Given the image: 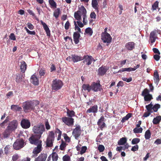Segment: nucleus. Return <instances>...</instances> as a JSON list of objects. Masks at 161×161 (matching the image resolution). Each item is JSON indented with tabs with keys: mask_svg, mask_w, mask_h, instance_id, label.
I'll list each match as a JSON object with an SVG mask.
<instances>
[{
	"mask_svg": "<svg viewBox=\"0 0 161 161\" xmlns=\"http://www.w3.org/2000/svg\"><path fill=\"white\" fill-rule=\"evenodd\" d=\"M18 121L16 119L13 120L9 122L6 129L3 132V135L4 138L9 137L13 131H14L17 128Z\"/></svg>",
	"mask_w": 161,
	"mask_h": 161,
	"instance_id": "obj_1",
	"label": "nucleus"
},
{
	"mask_svg": "<svg viewBox=\"0 0 161 161\" xmlns=\"http://www.w3.org/2000/svg\"><path fill=\"white\" fill-rule=\"evenodd\" d=\"M39 102L38 100L26 101L23 103L22 107L24 112L27 113L34 110L35 106L39 105Z\"/></svg>",
	"mask_w": 161,
	"mask_h": 161,
	"instance_id": "obj_2",
	"label": "nucleus"
},
{
	"mask_svg": "<svg viewBox=\"0 0 161 161\" xmlns=\"http://www.w3.org/2000/svg\"><path fill=\"white\" fill-rule=\"evenodd\" d=\"M32 130L35 135L41 137L42 134L45 131L44 126L42 124L34 126Z\"/></svg>",
	"mask_w": 161,
	"mask_h": 161,
	"instance_id": "obj_3",
	"label": "nucleus"
},
{
	"mask_svg": "<svg viewBox=\"0 0 161 161\" xmlns=\"http://www.w3.org/2000/svg\"><path fill=\"white\" fill-rule=\"evenodd\" d=\"M41 137L36 135H32L29 138V141L31 144L37 145L42 143V141L40 139Z\"/></svg>",
	"mask_w": 161,
	"mask_h": 161,
	"instance_id": "obj_4",
	"label": "nucleus"
},
{
	"mask_svg": "<svg viewBox=\"0 0 161 161\" xmlns=\"http://www.w3.org/2000/svg\"><path fill=\"white\" fill-rule=\"evenodd\" d=\"M24 146V140L21 138L16 140L13 144V147L14 149L18 150L23 148Z\"/></svg>",
	"mask_w": 161,
	"mask_h": 161,
	"instance_id": "obj_5",
	"label": "nucleus"
},
{
	"mask_svg": "<svg viewBox=\"0 0 161 161\" xmlns=\"http://www.w3.org/2000/svg\"><path fill=\"white\" fill-rule=\"evenodd\" d=\"M62 82L59 80H54L52 81V89L53 90L57 91L60 89L63 86Z\"/></svg>",
	"mask_w": 161,
	"mask_h": 161,
	"instance_id": "obj_6",
	"label": "nucleus"
},
{
	"mask_svg": "<svg viewBox=\"0 0 161 161\" xmlns=\"http://www.w3.org/2000/svg\"><path fill=\"white\" fill-rule=\"evenodd\" d=\"M62 121L69 126H72L74 123V119L69 117H64L61 118Z\"/></svg>",
	"mask_w": 161,
	"mask_h": 161,
	"instance_id": "obj_7",
	"label": "nucleus"
},
{
	"mask_svg": "<svg viewBox=\"0 0 161 161\" xmlns=\"http://www.w3.org/2000/svg\"><path fill=\"white\" fill-rule=\"evenodd\" d=\"M101 39L104 42L110 43L111 42L112 38L110 35L107 32L102 33Z\"/></svg>",
	"mask_w": 161,
	"mask_h": 161,
	"instance_id": "obj_8",
	"label": "nucleus"
},
{
	"mask_svg": "<svg viewBox=\"0 0 161 161\" xmlns=\"http://www.w3.org/2000/svg\"><path fill=\"white\" fill-rule=\"evenodd\" d=\"M66 59L69 61H73L74 62H76L83 60V58L80 56H78L75 54H72L71 56L67 57Z\"/></svg>",
	"mask_w": 161,
	"mask_h": 161,
	"instance_id": "obj_9",
	"label": "nucleus"
},
{
	"mask_svg": "<svg viewBox=\"0 0 161 161\" xmlns=\"http://www.w3.org/2000/svg\"><path fill=\"white\" fill-rule=\"evenodd\" d=\"M37 146L36 147L34 148L33 151V154L31 156V158H35L37 156L38 153H40L42 151V144H40L36 145Z\"/></svg>",
	"mask_w": 161,
	"mask_h": 161,
	"instance_id": "obj_10",
	"label": "nucleus"
},
{
	"mask_svg": "<svg viewBox=\"0 0 161 161\" xmlns=\"http://www.w3.org/2000/svg\"><path fill=\"white\" fill-rule=\"evenodd\" d=\"M92 90L94 92L101 91L103 90L102 86L99 83L93 82L91 84Z\"/></svg>",
	"mask_w": 161,
	"mask_h": 161,
	"instance_id": "obj_11",
	"label": "nucleus"
},
{
	"mask_svg": "<svg viewBox=\"0 0 161 161\" xmlns=\"http://www.w3.org/2000/svg\"><path fill=\"white\" fill-rule=\"evenodd\" d=\"M81 134L80 126H77L73 130L72 134L76 139L77 140L78 137L80 136Z\"/></svg>",
	"mask_w": 161,
	"mask_h": 161,
	"instance_id": "obj_12",
	"label": "nucleus"
},
{
	"mask_svg": "<svg viewBox=\"0 0 161 161\" xmlns=\"http://www.w3.org/2000/svg\"><path fill=\"white\" fill-rule=\"evenodd\" d=\"M104 121H105L104 117L102 116L101 117L97 122V125L101 130H103V129L106 126Z\"/></svg>",
	"mask_w": 161,
	"mask_h": 161,
	"instance_id": "obj_13",
	"label": "nucleus"
},
{
	"mask_svg": "<svg viewBox=\"0 0 161 161\" xmlns=\"http://www.w3.org/2000/svg\"><path fill=\"white\" fill-rule=\"evenodd\" d=\"M20 125L24 129H27L29 128L31 126V123L28 119H23L21 122Z\"/></svg>",
	"mask_w": 161,
	"mask_h": 161,
	"instance_id": "obj_14",
	"label": "nucleus"
},
{
	"mask_svg": "<svg viewBox=\"0 0 161 161\" xmlns=\"http://www.w3.org/2000/svg\"><path fill=\"white\" fill-rule=\"evenodd\" d=\"M98 111V107L96 104L94 105L93 106L91 107L89 109L87 110L86 111V113H93L94 116L96 115V114Z\"/></svg>",
	"mask_w": 161,
	"mask_h": 161,
	"instance_id": "obj_15",
	"label": "nucleus"
},
{
	"mask_svg": "<svg viewBox=\"0 0 161 161\" xmlns=\"http://www.w3.org/2000/svg\"><path fill=\"white\" fill-rule=\"evenodd\" d=\"M84 60L83 62L84 63H86V65H90L92 62V60L93 59L92 57L91 56L85 55L83 58Z\"/></svg>",
	"mask_w": 161,
	"mask_h": 161,
	"instance_id": "obj_16",
	"label": "nucleus"
},
{
	"mask_svg": "<svg viewBox=\"0 0 161 161\" xmlns=\"http://www.w3.org/2000/svg\"><path fill=\"white\" fill-rule=\"evenodd\" d=\"M47 156V153H41L38 157L35 158L34 161H45Z\"/></svg>",
	"mask_w": 161,
	"mask_h": 161,
	"instance_id": "obj_17",
	"label": "nucleus"
},
{
	"mask_svg": "<svg viewBox=\"0 0 161 161\" xmlns=\"http://www.w3.org/2000/svg\"><path fill=\"white\" fill-rule=\"evenodd\" d=\"M41 22L43 26L44 30L45 31L47 35L50 36L51 35L50 31L47 25L44 22H43L42 20L41 21Z\"/></svg>",
	"mask_w": 161,
	"mask_h": 161,
	"instance_id": "obj_18",
	"label": "nucleus"
},
{
	"mask_svg": "<svg viewBox=\"0 0 161 161\" xmlns=\"http://www.w3.org/2000/svg\"><path fill=\"white\" fill-rule=\"evenodd\" d=\"M108 70V69L105 66H101L98 69V74L101 76L103 75Z\"/></svg>",
	"mask_w": 161,
	"mask_h": 161,
	"instance_id": "obj_19",
	"label": "nucleus"
},
{
	"mask_svg": "<svg viewBox=\"0 0 161 161\" xmlns=\"http://www.w3.org/2000/svg\"><path fill=\"white\" fill-rule=\"evenodd\" d=\"M80 37V35L78 32H74L73 34V38L75 44H77L79 42V39Z\"/></svg>",
	"mask_w": 161,
	"mask_h": 161,
	"instance_id": "obj_20",
	"label": "nucleus"
},
{
	"mask_svg": "<svg viewBox=\"0 0 161 161\" xmlns=\"http://www.w3.org/2000/svg\"><path fill=\"white\" fill-rule=\"evenodd\" d=\"M135 44L133 42H130L125 45V48L128 50H132L135 48Z\"/></svg>",
	"mask_w": 161,
	"mask_h": 161,
	"instance_id": "obj_21",
	"label": "nucleus"
},
{
	"mask_svg": "<svg viewBox=\"0 0 161 161\" xmlns=\"http://www.w3.org/2000/svg\"><path fill=\"white\" fill-rule=\"evenodd\" d=\"M31 82L34 85H37L39 84V80L36 76L34 75H32L31 78Z\"/></svg>",
	"mask_w": 161,
	"mask_h": 161,
	"instance_id": "obj_22",
	"label": "nucleus"
},
{
	"mask_svg": "<svg viewBox=\"0 0 161 161\" xmlns=\"http://www.w3.org/2000/svg\"><path fill=\"white\" fill-rule=\"evenodd\" d=\"M27 65L26 63L24 61L20 62V69L22 72L25 73L27 69Z\"/></svg>",
	"mask_w": 161,
	"mask_h": 161,
	"instance_id": "obj_23",
	"label": "nucleus"
},
{
	"mask_svg": "<svg viewBox=\"0 0 161 161\" xmlns=\"http://www.w3.org/2000/svg\"><path fill=\"white\" fill-rule=\"evenodd\" d=\"M153 76L154 82L158 85L159 82V75L157 70H155L154 72Z\"/></svg>",
	"mask_w": 161,
	"mask_h": 161,
	"instance_id": "obj_24",
	"label": "nucleus"
},
{
	"mask_svg": "<svg viewBox=\"0 0 161 161\" xmlns=\"http://www.w3.org/2000/svg\"><path fill=\"white\" fill-rule=\"evenodd\" d=\"M79 13H81V15H83V18L84 19V17H86V11L85 8L83 6H81L79 8Z\"/></svg>",
	"mask_w": 161,
	"mask_h": 161,
	"instance_id": "obj_25",
	"label": "nucleus"
},
{
	"mask_svg": "<svg viewBox=\"0 0 161 161\" xmlns=\"http://www.w3.org/2000/svg\"><path fill=\"white\" fill-rule=\"evenodd\" d=\"M11 109L15 112L20 111L22 109L21 107L17 105H12L11 106Z\"/></svg>",
	"mask_w": 161,
	"mask_h": 161,
	"instance_id": "obj_26",
	"label": "nucleus"
},
{
	"mask_svg": "<svg viewBox=\"0 0 161 161\" xmlns=\"http://www.w3.org/2000/svg\"><path fill=\"white\" fill-rule=\"evenodd\" d=\"M156 37V33L154 31H152L150 34V40L151 43H153L155 41Z\"/></svg>",
	"mask_w": 161,
	"mask_h": 161,
	"instance_id": "obj_27",
	"label": "nucleus"
},
{
	"mask_svg": "<svg viewBox=\"0 0 161 161\" xmlns=\"http://www.w3.org/2000/svg\"><path fill=\"white\" fill-rule=\"evenodd\" d=\"M98 0H92V7L97 11L99 10V5L97 3Z\"/></svg>",
	"mask_w": 161,
	"mask_h": 161,
	"instance_id": "obj_28",
	"label": "nucleus"
},
{
	"mask_svg": "<svg viewBox=\"0 0 161 161\" xmlns=\"http://www.w3.org/2000/svg\"><path fill=\"white\" fill-rule=\"evenodd\" d=\"M54 140L47 139L46 141V147H53V143Z\"/></svg>",
	"mask_w": 161,
	"mask_h": 161,
	"instance_id": "obj_29",
	"label": "nucleus"
},
{
	"mask_svg": "<svg viewBox=\"0 0 161 161\" xmlns=\"http://www.w3.org/2000/svg\"><path fill=\"white\" fill-rule=\"evenodd\" d=\"M161 120V116L160 115L154 118L153 122V124L157 125L159 123Z\"/></svg>",
	"mask_w": 161,
	"mask_h": 161,
	"instance_id": "obj_30",
	"label": "nucleus"
},
{
	"mask_svg": "<svg viewBox=\"0 0 161 161\" xmlns=\"http://www.w3.org/2000/svg\"><path fill=\"white\" fill-rule=\"evenodd\" d=\"M67 114L68 117L72 118V117L75 116V113L73 110H70L69 109L67 108Z\"/></svg>",
	"mask_w": 161,
	"mask_h": 161,
	"instance_id": "obj_31",
	"label": "nucleus"
},
{
	"mask_svg": "<svg viewBox=\"0 0 161 161\" xmlns=\"http://www.w3.org/2000/svg\"><path fill=\"white\" fill-rule=\"evenodd\" d=\"M82 88L85 91L87 90L88 92H90L92 89L91 85L90 86V85L87 84H84L83 85Z\"/></svg>",
	"mask_w": 161,
	"mask_h": 161,
	"instance_id": "obj_32",
	"label": "nucleus"
},
{
	"mask_svg": "<svg viewBox=\"0 0 161 161\" xmlns=\"http://www.w3.org/2000/svg\"><path fill=\"white\" fill-rule=\"evenodd\" d=\"M127 142V139L125 137H122L120 138L118 142V144L119 145L125 144Z\"/></svg>",
	"mask_w": 161,
	"mask_h": 161,
	"instance_id": "obj_33",
	"label": "nucleus"
},
{
	"mask_svg": "<svg viewBox=\"0 0 161 161\" xmlns=\"http://www.w3.org/2000/svg\"><path fill=\"white\" fill-rule=\"evenodd\" d=\"M61 143L60 146V149L61 150H64L65 149V147L67 145L66 143L63 140H61Z\"/></svg>",
	"mask_w": 161,
	"mask_h": 161,
	"instance_id": "obj_34",
	"label": "nucleus"
},
{
	"mask_svg": "<svg viewBox=\"0 0 161 161\" xmlns=\"http://www.w3.org/2000/svg\"><path fill=\"white\" fill-rule=\"evenodd\" d=\"M52 161H57L58 158V154L56 152H53L51 154Z\"/></svg>",
	"mask_w": 161,
	"mask_h": 161,
	"instance_id": "obj_35",
	"label": "nucleus"
},
{
	"mask_svg": "<svg viewBox=\"0 0 161 161\" xmlns=\"http://www.w3.org/2000/svg\"><path fill=\"white\" fill-rule=\"evenodd\" d=\"M74 17L78 21H80L81 20V15L80 14L79 11H77L75 13Z\"/></svg>",
	"mask_w": 161,
	"mask_h": 161,
	"instance_id": "obj_36",
	"label": "nucleus"
},
{
	"mask_svg": "<svg viewBox=\"0 0 161 161\" xmlns=\"http://www.w3.org/2000/svg\"><path fill=\"white\" fill-rule=\"evenodd\" d=\"M54 138L55 135L54 132L53 131H49V135L47 139L54 140Z\"/></svg>",
	"mask_w": 161,
	"mask_h": 161,
	"instance_id": "obj_37",
	"label": "nucleus"
},
{
	"mask_svg": "<svg viewBox=\"0 0 161 161\" xmlns=\"http://www.w3.org/2000/svg\"><path fill=\"white\" fill-rule=\"evenodd\" d=\"M48 2L51 8H56L57 4L56 2L54 1V0H49L48 1Z\"/></svg>",
	"mask_w": 161,
	"mask_h": 161,
	"instance_id": "obj_38",
	"label": "nucleus"
},
{
	"mask_svg": "<svg viewBox=\"0 0 161 161\" xmlns=\"http://www.w3.org/2000/svg\"><path fill=\"white\" fill-rule=\"evenodd\" d=\"M132 116L131 113L128 114L126 116L124 117L121 120V122L123 123H124L125 121L127 120L129 118H130Z\"/></svg>",
	"mask_w": 161,
	"mask_h": 161,
	"instance_id": "obj_39",
	"label": "nucleus"
},
{
	"mask_svg": "<svg viewBox=\"0 0 161 161\" xmlns=\"http://www.w3.org/2000/svg\"><path fill=\"white\" fill-rule=\"evenodd\" d=\"M151 136V133L150 130H147L145 133V137L146 139H149Z\"/></svg>",
	"mask_w": 161,
	"mask_h": 161,
	"instance_id": "obj_40",
	"label": "nucleus"
},
{
	"mask_svg": "<svg viewBox=\"0 0 161 161\" xmlns=\"http://www.w3.org/2000/svg\"><path fill=\"white\" fill-rule=\"evenodd\" d=\"M153 105L151 103L150 104L146 105V108L147 110V112H150L151 113L153 112V111L152 110L153 109Z\"/></svg>",
	"mask_w": 161,
	"mask_h": 161,
	"instance_id": "obj_41",
	"label": "nucleus"
},
{
	"mask_svg": "<svg viewBox=\"0 0 161 161\" xmlns=\"http://www.w3.org/2000/svg\"><path fill=\"white\" fill-rule=\"evenodd\" d=\"M22 76L20 74H18L16 75V81L17 83H19L22 81Z\"/></svg>",
	"mask_w": 161,
	"mask_h": 161,
	"instance_id": "obj_42",
	"label": "nucleus"
},
{
	"mask_svg": "<svg viewBox=\"0 0 161 161\" xmlns=\"http://www.w3.org/2000/svg\"><path fill=\"white\" fill-rule=\"evenodd\" d=\"M60 13V9L59 8L57 9L54 12L53 15L56 19L59 16Z\"/></svg>",
	"mask_w": 161,
	"mask_h": 161,
	"instance_id": "obj_43",
	"label": "nucleus"
},
{
	"mask_svg": "<svg viewBox=\"0 0 161 161\" xmlns=\"http://www.w3.org/2000/svg\"><path fill=\"white\" fill-rule=\"evenodd\" d=\"M85 32L90 36H91L93 33L92 30L90 27L86 28L85 30Z\"/></svg>",
	"mask_w": 161,
	"mask_h": 161,
	"instance_id": "obj_44",
	"label": "nucleus"
},
{
	"mask_svg": "<svg viewBox=\"0 0 161 161\" xmlns=\"http://www.w3.org/2000/svg\"><path fill=\"white\" fill-rule=\"evenodd\" d=\"M144 97V99L145 101H150L153 99L152 96L151 94H149L145 96Z\"/></svg>",
	"mask_w": 161,
	"mask_h": 161,
	"instance_id": "obj_45",
	"label": "nucleus"
},
{
	"mask_svg": "<svg viewBox=\"0 0 161 161\" xmlns=\"http://www.w3.org/2000/svg\"><path fill=\"white\" fill-rule=\"evenodd\" d=\"M159 2L157 1L155 2L152 5V9L153 10H156L158 6Z\"/></svg>",
	"mask_w": 161,
	"mask_h": 161,
	"instance_id": "obj_46",
	"label": "nucleus"
},
{
	"mask_svg": "<svg viewBox=\"0 0 161 161\" xmlns=\"http://www.w3.org/2000/svg\"><path fill=\"white\" fill-rule=\"evenodd\" d=\"M143 129L142 127L140 128L136 127L133 129V131L135 133H141L142 132Z\"/></svg>",
	"mask_w": 161,
	"mask_h": 161,
	"instance_id": "obj_47",
	"label": "nucleus"
},
{
	"mask_svg": "<svg viewBox=\"0 0 161 161\" xmlns=\"http://www.w3.org/2000/svg\"><path fill=\"white\" fill-rule=\"evenodd\" d=\"M149 94V90L147 88H145L142 92V95L144 97L145 96Z\"/></svg>",
	"mask_w": 161,
	"mask_h": 161,
	"instance_id": "obj_48",
	"label": "nucleus"
},
{
	"mask_svg": "<svg viewBox=\"0 0 161 161\" xmlns=\"http://www.w3.org/2000/svg\"><path fill=\"white\" fill-rule=\"evenodd\" d=\"M160 105L159 104H156L153 106V110L154 112L157 111L158 109L160 108Z\"/></svg>",
	"mask_w": 161,
	"mask_h": 161,
	"instance_id": "obj_49",
	"label": "nucleus"
},
{
	"mask_svg": "<svg viewBox=\"0 0 161 161\" xmlns=\"http://www.w3.org/2000/svg\"><path fill=\"white\" fill-rule=\"evenodd\" d=\"M46 70L44 68L41 69L39 71V74L41 77L44 76L45 74Z\"/></svg>",
	"mask_w": 161,
	"mask_h": 161,
	"instance_id": "obj_50",
	"label": "nucleus"
},
{
	"mask_svg": "<svg viewBox=\"0 0 161 161\" xmlns=\"http://www.w3.org/2000/svg\"><path fill=\"white\" fill-rule=\"evenodd\" d=\"M140 141V140L139 138H135L132 139L131 141V143L132 144H136L139 143Z\"/></svg>",
	"mask_w": 161,
	"mask_h": 161,
	"instance_id": "obj_51",
	"label": "nucleus"
},
{
	"mask_svg": "<svg viewBox=\"0 0 161 161\" xmlns=\"http://www.w3.org/2000/svg\"><path fill=\"white\" fill-rule=\"evenodd\" d=\"M63 135L64 139L66 142L69 143L70 142V138L67 136L66 133H64Z\"/></svg>",
	"mask_w": 161,
	"mask_h": 161,
	"instance_id": "obj_52",
	"label": "nucleus"
},
{
	"mask_svg": "<svg viewBox=\"0 0 161 161\" xmlns=\"http://www.w3.org/2000/svg\"><path fill=\"white\" fill-rule=\"evenodd\" d=\"M56 133H58V137L57 138V140L58 141L60 140L61 138V136L62 134L61 131L58 128H56V130L55 132Z\"/></svg>",
	"mask_w": 161,
	"mask_h": 161,
	"instance_id": "obj_53",
	"label": "nucleus"
},
{
	"mask_svg": "<svg viewBox=\"0 0 161 161\" xmlns=\"http://www.w3.org/2000/svg\"><path fill=\"white\" fill-rule=\"evenodd\" d=\"M63 161H70V157L68 155H65L63 157Z\"/></svg>",
	"mask_w": 161,
	"mask_h": 161,
	"instance_id": "obj_54",
	"label": "nucleus"
},
{
	"mask_svg": "<svg viewBox=\"0 0 161 161\" xmlns=\"http://www.w3.org/2000/svg\"><path fill=\"white\" fill-rule=\"evenodd\" d=\"M97 149L99 152H102L104 151L105 149V147L103 145H99Z\"/></svg>",
	"mask_w": 161,
	"mask_h": 161,
	"instance_id": "obj_55",
	"label": "nucleus"
},
{
	"mask_svg": "<svg viewBox=\"0 0 161 161\" xmlns=\"http://www.w3.org/2000/svg\"><path fill=\"white\" fill-rule=\"evenodd\" d=\"M87 150V147L86 146H83L81 147V150L80 152V153L81 154H82L85 153Z\"/></svg>",
	"mask_w": 161,
	"mask_h": 161,
	"instance_id": "obj_56",
	"label": "nucleus"
},
{
	"mask_svg": "<svg viewBox=\"0 0 161 161\" xmlns=\"http://www.w3.org/2000/svg\"><path fill=\"white\" fill-rule=\"evenodd\" d=\"M74 24L75 26V31H77L78 32H81L80 29L77 25L76 22L75 21H74Z\"/></svg>",
	"mask_w": 161,
	"mask_h": 161,
	"instance_id": "obj_57",
	"label": "nucleus"
},
{
	"mask_svg": "<svg viewBox=\"0 0 161 161\" xmlns=\"http://www.w3.org/2000/svg\"><path fill=\"white\" fill-rule=\"evenodd\" d=\"M122 80L124 81H126L127 82H129L132 80V78L131 77L127 78L125 77H123Z\"/></svg>",
	"mask_w": 161,
	"mask_h": 161,
	"instance_id": "obj_58",
	"label": "nucleus"
},
{
	"mask_svg": "<svg viewBox=\"0 0 161 161\" xmlns=\"http://www.w3.org/2000/svg\"><path fill=\"white\" fill-rule=\"evenodd\" d=\"M139 148V147L138 145L136 144V145L133 147L131 149V150L132 151L135 152L136 151L138 150Z\"/></svg>",
	"mask_w": 161,
	"mask_h": 161,
	"instance_id": "obj_59",
	"label": "nucleus"
},
{
	"mask_svg": "<svg viewBox=\"0 0 161 161\" xmlns=\"http://www.w3.org/2000/svg\"><path fill=\"white\" fill-rule=\"evenodd\" d=\"M10 39L11 40L15 41L16 40V37L14 34L13 33H12L10 34V35L9 36Z\"/></svg>",
	"mask_w": 161,
	"mask_h": 161,
	"instance_id": "obj_60",
	"label": "nucleus"
},
{
	"mask_svg": "<svg viewBox=\"0 0 161 161\" xmlns=\"http://www.w3.org/2000/svg\"><path fill=\"white\" fill-rule=\"evenodd\" d=\"M70 25V23L69 21H67L65 23L64 25L65 29L68 30L69 29V26Z\"/></svg>",
	"mask_w": 161,
	"mask_h": 161,
	"instance_id": "obj_61",
	"label": "nucleus"
},
{
	"mask_svg": "<svg viewBox=\"0 0 161 161\" xmlns=\"http://www.w3.org/2000/svg\"><path fill=\"white\" fill-rule=\"evenodd\" d=\"M19 158V156L17 154H15L13 155L12 157V160L13 161H16Z\"/></svg>",
	"mask_w": 161,
	"mask_h": 161,
	"instance_id": "obj_62",
	"label": "nucleus"
},
{
	"mask_svg": "<svg viewBox=\"0 0 161 161\" xmlns=\"http://www.w3.org/2000/svg\"><path fill=\"white\" fill-rule=\"evenodd\" d=\"M28 27L30 30H32L34 28V26L31 23H28L27 24Z\"/></svg>",
	"mask_w": 161,
	"mask_h": 161,
	"instance_id": "obj_63",
	"label": "nucleus"
},
{
	"mask_svg": "<svg viewBox=\"0 0 161 161\" xmlns=\"http://www.w3.org/2000/svg\"><path fill=\"white\" fill-rule=\"evenodd\" d=\"M96 15L94 12H92L90 14V17L92 19H95L96 18Z\"/></svg>",
	"mask_w": 161,
	"mask_h": 161,
	"instance_id": "obj_64",
	"label": "nucleus"
}]
</instances>
